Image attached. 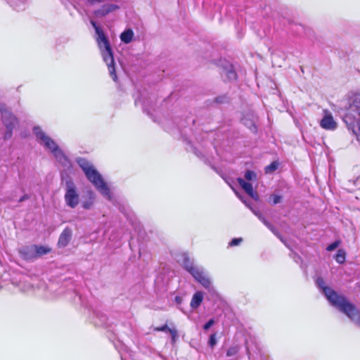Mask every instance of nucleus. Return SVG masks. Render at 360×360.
Returning a JSON list of instances; mask_svg holds the SVG:
<instances>
[{
  "instance_id": "obj_1",
  "label": "nucleus",
  "mask_w": 360,
  "mask_h": 360,
  "mask_svg": "<svg viewBox=\"0 0 360 360\" xmlns=\"http://www.w3.org/2000/svg\"><path fill=\"white\" fill-rule=\"evenodd\" d=\"M335 111L343 112V120L349 131L359 141L360 136V95L349 96L346 100L341 101L335 105Z\"/></svg>"
},
{
  "instance_id": "obj_12",
  "label": "nucleus",
  "mask_w": 360,
  "mask_h": 360,
  "mask_svg": "<svg viewBox=\"0 0 360 360\" xmlns=\"http://www.w3.org/2000/svg\"><path fill=\"white\" fill-rule=\"evenodd\" d=\"M72 231L70 228L66 227L60 233L58 241V246L60 248H63L66 247L70 241L72 239Z\"/></svg>"
},
{
  "instance_id": "obj_30",
  "label": "nucleus",
  "mask_w": 360,
  "mask_h": 360,
  "mask_svg": "<svg viewBox=\"0 0 360 360\" xmlns=\"http://www.w3.org/2000/svg\"><path fill=\"white\" fill-rule=\"evenodd\" d=\"M216 344H217L216 333H213V334L210 335V336L209 338L208 345L211 347H213L216 345Z\"/></svg>"
},
{
  "instance_id": "obj_5",
  "label": "nucleus",
  "mask_w": 360,
  "mask_h": 360,
  "mask_svg": "<svg viewBox=\"0 0 360 360\" xmlns=\"http://www.w3.org/2000/svg\"><path fill=\"white\" fill-rule=\"evenodd\" d=\"M33 133L35 135L37 141L41 145H42L45 148L49 150L58 162L63 165H65L68 161L67 158L59 148L56 143L51 137L47 136L41 127H34L33 128Z\"/></svg>"
},
{
  "instance_id": "obj_25",
  "label": "nucleus",
  "mask_w": 360,
  "mask_h": 360,
  "mask_svg": "<svg viewBox=\"0 0 360 360\" xmlns=\"http://www.w3.org/2000/svg\"><path fill=\"white\" fill-rule=\"evenodd\" d=\"M240 347L238 345L231 347L226 351V356H234L238 353Z\"/></svg>"
},
{
  "instance_id": "obj_14",
  "label": "nucleus",
  "mask_w": 360,
  "mask_h": 360,
  "mask_svg": "<svg viewBox=\"0 0 360 360\" xmlns=\"http://www.w3.org/2000/svg\"><path fill=\"white\" fill-rule=\"evenodd\" d=\"M240 186L244 190V191L252 198L255 200L258 199L257 193L254 192L252 184L249 182L245 181L242 178H238L237 179Z\"/></svg>"
},
{
  "instance_id": "obj_35",
  "label": "nucleus",
  "mask_w": 360,
  "mask_h": 360,
  "mask_svg": "<svg viewBox=\"0 0 360 360\" xmlns=\"http://www.w3.org/2000/svg\"><path fill=\"white\" fill-rule=\"evenodd\" d=\"M29 198V196L28 195L25 194L24 195H22L18 200L19 202H22L26 200H27Z\"/></svg>"
},
{
  "instance_id": "obj_19",
  "label": "nucleus",
  "mask_w": 360,
  "mask_h": 360,
  "mask_svg": "<svg viewBox=\"0 0 360 360\" xmlns=\"http://www.w3.org/2000/svg\"><path fill=\"white\" fill-rule=\"evenodd\" d=\"M133 37V31L131 29H127L120 34V39L124 44H129L132 41Z\"/></svg>"
},
{
  "instance_id": "obj_2",
  "label": "nucleus",
  "mask_w": 360,
  "mask_h": 360,
  "mask_svg": "<svg viewBox=\"0 0 360 360\" xmlns=\"http://www.w3.org/2000/svg\"><path fill=\"white\" fill-rule=\"evenodd\" d=\"M316 284L331 305L346 314L356 325L360 324V312L344 295H340L330 287L326 286L324 280L321 277L316 279Z\"/></svg>"
},
{
  "instance_id": "obj_37",
  "label": "nucleus",
  "mask_w": 360,
  "mask_h": 360,
  "mask_svg": "<svg viewBox=\"0 0 360 360\" xmlns=\"http://www.w3.org/2000/svg\"><path fill=\"white\" fill-rule=\"evenodd\" d=\"M181 301H182L181 297H179V296L175 297V302L177 304H180L181 302Z\"/></svg>"
},
{
  "instance_id": "obj_16",
  "label": "nucleus",
  "mask_w": 360,
  "mask_h": 360,
  "mask_svg": "<svg viewBox=\"0 0 360 360\" xmlns=\"http://www.w3.org/2000/svg\"><path fill=\"white\" fill-rule=\"evenodd\" d=\"M155 331H161V332H168L170 333L172 337V343L176 342L178 338V331L176 328H170L167 326V324H165L162 326L157 327L155 328Z\"/></svg>"
},
{
  "instance_id": "obj_20",
  "label": "nucleus",
  "mask_w": 360,
  "mask_h": 360,
  "mask_svg": "<svg viewBox=\"0 0 360 360\" xmlns=\"http://www.w3.org/2000/svg\"><path fill=\"white\" fill-rule=\"evenodd\" d=\"M51 252V249L46 246L35 245L36 259Z\"/></svg>"
},
{
  "instance_id": "obj_32",
  "label": "nucleus",
  "mask_w": 360,
  "mask_h": 360,
  "mask_svg": "<svg viewBox=\"0 0 360 360\" xmlns=\"http://www.w3.org/2000/svg\"><path fill=\"white\" fill-rule=\"evenodd\" d=\"M270 198L272 200L273 204L276 205L281 202L282 197L278 195L273 194L270 196Z\"/></svg>"
},
{
  "instance_id": "obj_41",
  "label": "nucleus",
  "mask_w": 360,
  "mask_h": 360,
  "mask_svg": "<svg viewBox=\"0 0 360 360\" xmlns=\"http://www.w3.org/2000/svg\"><path fill=\"white\" fill-rule=\"evenodd\" d=\"M106 320V318L105 316H103V321H105Z\"/></svg>"
},
{
  "instance_id": "obj_11",
  "label": "nucleus",
  "mask_w": 360,
  "mask_h": 360,
  "mask_svg": "<svg viewBox=\"0 0 360 360\" xmlns=\"http://www.w3.org/2000/svg\"><path fill=\"white\" fill-rule=\"evenodd\" d=\"M181 263L184 266V268L191 275L194 274L195 272L198 271L202 267L195 265L193 259L189 258L187 254H183L181 255Z\"/></svg>"
},
{
  "instance_id": "obj_23",
  "label": "nucleus",
  "mask_w": 360,
  "mask_h": 360,
  "mask_svg": "<svg viewBox=\"0 0 360 360\" xmlns=\"http://www.w3.org/2000/svg\"><path fill=\"white\" fill-rule=\"evenodd\" d=\"M8 1L11 6L18 11H22L25 8V4L23 1H20L19 4H17L15 0H8Z\"/></svg>"
},
{
  "instance_id": "obj_27",
  "label": "nucleus",
  "mask_w": 360,
  "mask_h": 360,
  "mask_svg": "<svg viewBox=\"0 0 360 360\" xmlns=\"http://www.w3.org/2000/svg\"><path fill=\"white\" fill-rule=\"evenodd\" d=\"M135 105H141L142 106L143 110L144 112L147 111V113L149 114V112L148 111V104L145 100H142L141 97L135 100Z\"/></svg>"
},
{
  "instance_id": "obj_22",
  "label": "nucleus",
  "mask_w": 360,
  "mask_h": 360,
  "mask_svg": "<svg viewBox=\"0 0 360 360\" xmlns=\"http://www.w3.org/2000/svg\"><path fill=\"white\" fill-rule=\"evenodd\" d=\"M253 212L266 227H268L272 232H274V226L265 219V217L259 212H256L253 210Z\"/></svg>"
},
{
  "instance_id": "obj_9",
  "label": "nucleus",
  "mask_w": 360,
  "mask_h": 360,
  "mask_svg": "<svg viewBox=\"0 0 360 360\" xmlns=\"http://www.w3.org/2000/svg\"><path fill=\"white\" fill-rule=\"evenodd\" d=\"M324 116L320 121V126L326 130H335L338 124L328 110H323Z\"/></svg>"
},
{
  "instance_id": "obj_18",
  "label": "nucleus",
  "mask_w": 360,
  "mask_h": 360,
  "mask_svg": "<svg viewBox=\"0 0 360 360\" xmlns=\"http://www.w3.org/2000/svg\"><path fill=\"white\" fill-rule=\"evenodd\" d=\"M203 300V294L201 291H197L193 295L190 305L193 309H195L200 307Z\"/></svg>"
},
{
  "instance_id": "obj_17",
  "label": "nucleus",
  "mask_w": 360,
  "mask_h": 360,
  "mask_svg": "<svg viewBox=\"0 0 360 360\" xmlns=\"http://www.w3.org/2000/svg\"><path fill=\"white\" fill-rule=\"evenodd\" d=\"M95 194L92 191H89L86 194V199L82 202V207L85 210H89L94 203Z\"/></svg>"
},
{
  "instance_id": "obj_28",
  "label": "nucleus",
  "mask_w": 360,
  "mask_h": 360,
  "mask_svg": "<svg viewBox=\"0 0 360 360\" xmlns=\"http://www.w3.org/2000/svg\"><path fill=\"white\" fill-rule=\"evenodd\" d=\"M244 124L252 131L256 132L257 131V127L255 126V123L252 120H243Z\"/></svg>"
},
{
  "instance_id": "obj_6",
  "label": "nucleus",
  "mask_w": 360,
  "mask_h": 360,
  "mask_svg": "<svg viewBox=\"0 0 360 360\" xmlns=\"http://www.w3.org/2000/svg\"><path fill=\"white\" fill-rule=\"evenodd\" d=\"M0 112L2 122L6 127L4 139H9L13 135V130L18 124V119L4 104L0 105Z\"/></svg>"
},
{
  "instance_id": "obj_31",
  "label": "nucleus",
  "mask_w": 360,
  "mask_h": 360,
  "mask_svg": "<svg viewBox=\"0 0 360 360\" xmlns=\"http://www.w3.org/2000/svg\"><path fill=\"white\" fill-rule=\"evenodd\" d=\"M340 245V242L338 240H335L333 243H330L328 247L326 248V250L328 251H333L335 250Z\"/></svg>"
},
{
  "instance_id": "obj_15",
  "label": "nucleus",
  "mask_w": 360,
  "mask_h": 360,
  "mask_svg": "<svg viewBox=\"0 0 360 360\" xmlns=\"http://www.w3.org/2000/svg\"><path fill=\"white\" fill-rule=\"evenodd\" d=\"M221 76L224 80L227 81H233L237 78L236 72L233 70V65L231 64H229L228 67L223 70Z\"/></svg>"
},
{
  "instance_id": "obj_29",
  "label": "nucleus",
  "mask_w": 360,
  "mask_h": 360,
  "mask_svg": "<svg viewBox=\"0 0 360 360\" xmlns=\"http://www.w3.org/2000/svg\"><path fill=\"white\" fill-rule=\"evenodd\" d=\"M245 178L248 181H252L256 178V174L252 170H247L244 175Z\"/></svg>"
},
{
  "instance_id": "obj_3",
  "label": "nucleus",
  "mask_w": 360,
  "mask_h": 360,
  "mask_svg": "<svg viewBox=\"0 0 360 360\" xmlns=\"http://www.w3.org/2000/svg\"><path fill=\"white\" fill-rule=\"evenodd\" d=\"M90 22L91 25L94 27L95 32L97 34L96 40L98 46L101 51L103 60L108 65L109 74L112 79H113V81L115 82L117 79V77L115 73V60L109 41L105 34H104L103 31L99 26L97 25L96 22L94 20H91Z\"/></svg>"
},
{
  "instance_id": "obj_13",
  "label": "nucleus",
  "mask_w": 360,
  "mask_h": 360,
  "mask_svg": "<svg viewBox=\"0 0 360 360\" xmlns=\"http://www.w3.org/2000/svg\"><path fill=\"white\" fill-rule=\"evenodd\" d=\"M119 8V6L113 4H106L100 8L94 11V13L96 17H103L110 13H112Z\"/></svg>"
},
{
  "instance_id": "obj_36",
  "label": "nucleus",
  "mask_w": 360,
  "mask_h": 360,
  "mask_svg": "<svg viewBox=\"0 0 360 360\" xmlns=\"http://www.w3.org/2000/svg\"><path fill=\"white\" fill-rule=\"evenodd\" d=\"M87 1L91 4H94L96 3L101 2V0H87Z\"/></svg>"
},
{
  "instance_id": "obj_33",
  "label": "nucleus",
  "mask_w": 360,
  "mask_h": 360,
  "mask_svg": "<svg viewBox=\"0 0 360 360\" xmlns=\"http://www.w3.org/2000/svg\"><path fill=\"white\" fill-rule=\"evenodd\" d=\"M242 240H243V239L241 238H233L229 243V246H236V245H238L242 242Z\"/></svg>"
},
{
  "instance_id": "obj_40",
  "label": "nucleus",
  "mask_w": 360,
  "mask_h": 360,
  "mask_svg": "<svg viewBox=\"0 0 360 360\" xmlns=\"http://www.w3.org/2000/svg\"><path fill=\"white\" fill-rule=\"evenodd\" d=\"M237 195L240 198V200L247 205V206H249L248 204L247 203V202L245 200H244L242 197L240 195H239L237 193H236Z\"/></svg>"
},
{
  "instance_id": "obj_38",
  "label": "nucleus",
  "mask_w": 360,
  "mask_h": 360,
  "mask_svg": "<svg viewBox=\"0 0 360 360\" xmlns=\"http://www.w3.org/2000/svg\"><path fill=\"white\" fill-rule=\"evenodd\" d=\"M246 350H247V353H248V355H250V347H249V345H248V342H246Z\"/></svg>"
},
{
  "instance_id": "obj_4",
  "label": "nucleus",
  "mask_w": 360,
  "mask_h": 360,
  "mask_svg": "<svg viewBox=\"0 0 360 360\" xmlns=\"http://www.w3.org/2000/svg\"><path fill=\"white\" fill-rule=\"evenodd\" d=\"M77 162L84 172L86 178L90 181L103 197L108 200L111 199L109 188L102 178L100 173L93 167L91 162L83 158L77 159Z\"/></svg>"
},
{
  "instance_id": "obj_10",
  "label": "nucleus",
  "mask_w": 360,
  "mask_h": 360,
  "mask_svg": "<svg viewBox=\"0 0 360 360\" xmlns=\"http://www.w3.org/2000/svg\"><path fill=\"white\" fill-rule=\"evenodd\" d=\"M20 257L26 261H34L36 259L35 245L23 246L18 250Z\"/></svg>"
},
{
  "instance_id": "obj_34",
  "label": "nucleus",
  "mask_w": 360,
  "mask_h": 360,
  "mask_svg": "<svg viewBox=\"0 0 360 360\" xmlns=\"http://www.w3.org/2000/svg\"><path fill=\"white\" fill-rule=\"evenodd\" d=\"M214 323V320L213 319H210L207 322H206L203 326V329L205 330H207L211 326H212Z\"/></svg>"
},
{
  "instance_id": "obj_21",
  "label": "nucleus",
  "mask_w": 360,
  "mask_h": 360,
  "mask_svg": "<svg viewBox=\"0 0 360 360\" xmlns=\"http://www.w3.org/2000/svg\"><path fill=\"white\" fill-rule=\"evenodd\" d=\"M253 212L266 227H268L272 232H274V226L265 219V217L259 212H256L253 210Z\"/></svg>"
},
{
  "instance_id": "obj_24",
  "label": "nucleus",
  "mask_w": 360,
  "mask_h": 360,
  "mask_svg": "<svg viewBox=\"0 0 360 360\" xmlns=\"http://www.w3.org/2000/svg\"><path fill=\"white\" fill-rule=\"evenodd\" d=\"M335 259L336 260V262L339 264H342L344 263L345 260V252L344 250L340 249L338 250L335 256Z\"/></svg>"
},
{
  "instance_id": "obj_26",
  "label": "nucleus",
  "mask_w": 360,
  "mask_h": 360,
  "mask_svg": "<svg viewBox=\"0 0 360 360\" xmlns=\"http://www.w3.org/2000/svg\"><path fill=\"white\" fill-rule=\"evenodd\" d=\"M277 168L278 163L276 162H273L264 168V172L266 174L272 173L273 172L276 171Z\"/></svg>"
},
{
  "instance_id": "obj_8",
  "label": "nucleus",
  "mask_w": 360,
  "mask_h": 360,
  "mask_svg": "<svg viewBox=\"0 0 360 360\" xmlns=\"http://www.w3.org/2000/svg\"><path fill=\"white\" fill-rule=\"evenodd\" d=\"M192 276L201 284L202 287H204L208 292L210 294L212 297H217V292L212 285V281L207 274L205 272L202 267H201L198 271L195 272Z\"/></svg>"
},
{
  "instance_id": "obj_39",
  "label": "nucleus",
  "mask_w": 360,
  "mask_h": 360,
  "mask_svg": "<svg viewBox=\"0 0 360 360\" xmlns=\"http://www.w3.org/2000/svg\"><path fill=\"white\" fill-rule=\"evenodd\" d=\"M224 98H221V97L217 98H216V101H217V103H222V102H223V101H222V100H223Z\"/></svg>"
},
{
  "instance_id": "obj_7",
  "label": "nucleus",
  "mask_w": 360,
  "mask_h": 360,
  "mask_svg": "<svg viewBox=\"0 0 360 360\" xmlns=\"http://www.w3.org/2000/svg\"><path fill=\"white\" fill-rule=\"evenodd\" d=\"M64 199L66 205L72 209L75 208L79 203V195L72 181H66Z\"/></svg>"
}]
</instances>
